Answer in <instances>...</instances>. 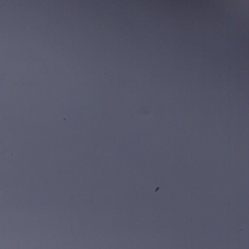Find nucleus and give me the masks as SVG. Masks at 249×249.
<instances>
[{
	"label": "nucleus",
	"instance_id": "f257e3e1",
	"mask_svg": "<svg viewBox=\"0 0 249 249\" xmlns=\"http://www.w3.org/2000/svg\"><path fill=\"white\" fill-rule=\"evenodd\" d=\"M158 188H157L156 189V191H158Z\"/></svg>",
	"mask_w": 249,
	"mask_h": 249
}]
</instances>
